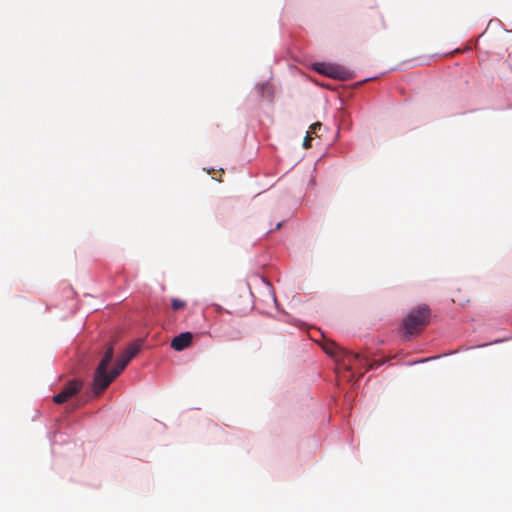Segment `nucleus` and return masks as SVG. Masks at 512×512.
<instances>
[{"label":"nucleus","instance_id":"nucleus-4","mask_svg":"<svg viewBox=\"0 0 512 512\" xmlns=\"http://www.w3.org/2000/svg\"><path fill=\"white\" fill-rule=\"evenodd\" d=\"M314 69L318 73L334 79L345 80L349 76L348 70L337 64L315 63Z\"/></svg>","mask_w":512,"mask_h":512},{"label":"nucleus","instance_id":"nucleus-1","mask_svg":"<svg viewBox=\"0 0 512 512\" xmlns=\"http://www.w3.org/2000/svg\"><path fill=\"white\" fill-rule=\"evenodd\" d=\"M141 344L140 343H132L130 344L122 355L118 358L115 366L111 369L110 372L107 371V368L110 362L113 359L114 350L113 346L109 345L105 351L103 358L98 364L93 379V392L98 395L102 393L115 378H117L122 371L126 368L128 363L137 355L140 351Z\"/></svg>","mask_w":512,"mask_h":512},{"label":"nucleus","instance_id":"nucleus-7","mask_svg":"<svg viewBox=\"0 0 512 512\" xmlns=\"http://www.w3.org/2000/svg\"><path fill=\"white\" fill-rule=\"evenodd\" d=\"M187 306V302L185 300L179 299V298H172L171 299V307L173 311H179L185 309Z\"/></svg>","mask_w":512,"mask_h":512},{"label":"nucleus","instance_id":"nucleus-9","mask_svg":"<svg viewBox=\"0 0 512 512\" xmlns=\"http://www.w3.org/2000/svg\"><path fill=\"white\" fill-rule=\"evenodd\" d=\"M312 135L310 134V132H307L305 138H304V141H303V147L305 149H308L311 147V140H312Z\"/></svg>","mask_w":512,"mask_h":512},{"label":"nucleus","instance_id":"nucleus-8","mask_svg":"<svg viewBox=\"0 0 512 512\" xmlns=\"http://www.w3.org/2000/svg\"><path fill=\"white\" fill-rule=\"evenodd\" d=\"M321 126L322 124L320 122L313 123L308 132H310L311 135H317V131L321 129Z\"/></svg>","mask_w":512,"mask_h":512},{"label":"nucleus","instance_id":"nucleus-3","mask_svg":"<svg viewBox=\"0 0 512 512\" xmlns=\"http://www.w3.org/2000/svg\"><path fill=\"white\" fill-rule=\"evenodd\" d=\"M324 351L335 357L338 361H343L344 365L351 369L357 362H362L363 358L359 354L348 353L338 347L335 343H327L324 346Z\"/></svg>","mask_w":512,"mask_h":512},{"label":"nucleus","instance_id":"nucleus-5","mask_svg":"<svg viewBox=\"0 0 512 512\" xmlns=\"http://www.w3.org/2000/svg\"><path fill=\"white\" fill-rule=\"evenodd\" d=\"M83 387L81 380L69 381L63 390L53 397V401L57 404H62L68 401L72 396L78 393Z\"/></svg>","mask_w":512,"mask_h":512},{"label":"nucleus","instance_id":"nucleus-2","mask_svg":"<svg viewBox=\"0 0 512 512\" xmlns=\"http://www.w3.org/2000/svg\"><path fill=\"white\" fill-rule=\"evenodd\" d=\"M429 309L427 306H420L413 309L404 320V328L408 334H413L415 331L422 329L428 324Z\"/></svg>","mask_w":512,"mask_h":512},{"label":"nucleus","instance_id":"nucleus-6","mask_svg":"<svg viewBox=\"0 0 512 512\" xmlns=\"http://www.w3.org/2000/svg\"><path fill=\"white\" fill-rule=\"evenodd\" d=\"M192 340L193 334L191 332H183L172 339L170 346L176 351H183L191 345Z\"/></svg>","mask_w":512,"mask_h":512}]
</instances>
